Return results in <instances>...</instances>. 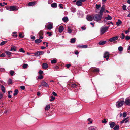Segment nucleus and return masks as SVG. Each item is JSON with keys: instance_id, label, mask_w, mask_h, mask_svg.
<instances>
[{"instance_id": "1", "label": "nucleus", "mask_w": 130, "mask_h": 130, "mask_svg": "<svg viewBox=\"0 0 130 130\" xmlns=\"http://www.w3.org/2000/svg\"><path fill=\"white\" fill-rule=\"evenodd\" d=\"M6 9L8 10L11 11H16L18 9V7L15 6H12L9 7H6Z\"/></svg>"}, {"instance_id": "2", "label": "nucleus", "mask_w": 130, "mask_h": 130, "mask_svg": "<svg viewBox=\"0 0 130 130\" xmlns=\"http://www.w3.org/2000/svg\"><path fill=\"white\" fill-rule=\"evenodd\" d=\"M124 103V101L119 100L116 102V105L117 107L119 108L122 106Z\"/></svg>"}, {"instance_id": "3", "label": "nucleus", "mask_w": 130, "mask_h": 130, "mask_svg": "<svg viewBox=\"0 0 130 130\" xmlns=\"http://www.w3.org/2000/svg\"><path fill=\"white\" fill-rule=\"evenodd\" d=\"M102 16L99 14H96L93 16V19L95 21H99L101 19Z\"/></svg>"}, {"instance_id": "4", "label": "nucleus", "mask_w": 130, "mask_h": 130, "mask_svg": "<svg viewBox=\"0 0 130 130\" xmlns=\"http://www.w3.org/2000/svg\"><path fill=\"white\" fill-rule=\"evenodd\" d=\"M109 26L104 27H102L100 29V32L101 34H103L107 31Z\"/></svg>"}, {"instance_id": "5", "label": "nucleus", "mask_w": 130, "mask_h": 130, "mask_svg": "<svg viewBox=\"0 0 130 130\" xmlns=\"http://www.w3.org/2000/svg\"><path fill=\"white\" fill-rule=\"evenodd\" d=\"M109 53L107 51L105 52L104 55V57L105 58L106 60H108L109 58Z\"/></svg>"}, {"instance_id": "6", "label": "nucleus", "mask_w": 130, "mask_h": 130, "mask_svg": "<svg viewBox=\"0 0 130 130\" xmlns=\"http://www.w3.org/2000/svg\"><path fill=\"white\" fill-rule=\"evenodd\" d=\"M118 38L119 37L118 36H116L110 38L109 41L110 42H114L116 40L118 39Z\"/></svg>"}, {"instance_id": "7", "label": "nucleus", "mask_w": 130, "mask_h": 130, "mask_svg": "<svg viewBox=\"0 0 130 130\" xmlns=\"http://www.w3.org/2000/svg\"><path fill=\"white\" fill-rule=\"evenodd\" d=\"M86 0H78L77 1L76 4L78 6H81L82 5V2L85 1Z\"/></svg>"}, {"instance_id": "8", "label": "nucleus", "mask_w": 130, "mask_h": 130, "mask_svg": "<svg viewBox=\"0 0 130 130\" xmlns=\"http://www.w3.org/2000/svg\"><path fill=\"white\" fill-rule=\"evenodd\" d=\"M93 16L87 15L86 17V19L89 21H91L93 20Z\"/></svg>"}, {"instance_id": "9", "label": "nucleus", "mask_w": 130, "mask_h": 130, "mask_svg": "<svg viewBox=\"0 0 130 130\" xmlns=\"http://www.w3.org/2000/svg\"><path fill=\"white\" fill-rule=\"evenodd\" d=\"M45 27H47V29H51L53 28V24L52 23H49Z\"/></svg>"}, {"instance_id": "10", "label": "nucleus", "mask_w": 130, "mask_h": 130, "mask_svg": "<svg viewBox=\"0 0 130 130\" xmlns=\"http://www.w3.org/2000/svg\"><path fill=\"white\" fill-rule=\"evenodd\" d=\"M124 103L127 105H130V99L128 98L125 99V101Z\"/></svg>"}, {"instance_id": "11", "label": "nucleus", "mask_w": 130, "mask_h": 130, "mask_svg": "<svg viewBox=\"0 0 130 130\" xmlns=\"http://www.w3.org/2000/svg\"><path fill=\"white\" fill-rule=\"evenodd\" d=\"M43 53V52L42 51H37L34 54L35 56H37L41 55Z\"/></svg>"}, {"instance_id": "12", "label": "nucleus", "mask_w": 130, "mask_h": 130, "mask_svg": "<svg viewBox=\"0 0 130 130\" xmlns=\"http://www.w3.org/2000/svg\"><path fill=\"white\" fill-rule=\"evenodd\" d=\"M42 67L44 69H46L48 67V65L46 63H44L42 64Z\"/></svg>"}, {"instance_id": "13", "label": "nucleus", "mask_w": 130, "mask_h": 130, "mask_svg": "<svg viewBox=\"0 0 130 130\" xmlns=\"http://www.w3.org/2000/svg\"><path fill=\"white\" fill-rule=\"evenodd\" d=\"M88 130H97V127L95 126H91L88 128Z\"/></svg>"}, {"instance_id": "14", "label": "nucleus", "mask_w": 130, "mask_h": 130, "mask_svg": "<svg viewBox=\"0 0 130 130\" xmlns=\"http://www.w3.org/2000/svg\"><path fill=\"white\" fill-rule=\"evenodd\" d=\"M42 86L44 87H49V86L48 84L45 81H42L41 83Z\"/></svg>"}, {"instance_id": "15", "label": "nucleus", "mask_w": 130, "mask_h": 130, "mask_svg": "<svg viewBox=\"0 0 130 130\" xmlns=\"http://www.w3.org/2000/svg\"><path fill=\"white\" fill-rule=\"evenodd\" d=\"M105 10V8L104 7V6H103L101 8V9L100 11V13L101 15H102V13L103 12H104Z\"/></svg>"}, {"instance_id": "16", "label": "nucleus", "mask_w": 130, "mask_h": 130, "mask_svg": "<svg viewBox=\"0 0 130 130\" xmlns=\"http://www.w3.org/2000/svg\"><path fill=\"white\" fill-rule=\"evenodd\" d=\"M64 29V28L63 26H61L59 27V32L60 33H61Z\"/></svg>"}, {"instance_id": "17", "label": "nucleus", "mask_w": 130, "mask_h": 130, "mask_svg": "<svg viewBox=\"0 0 130 130\" xmlns=\"http://www.w3.org/2000/svg\"><path fill=\"white\" fill-rule=\"evenodd\" d=\"M109 125H110L111 128H113V127L115 126V124L114 122H112L111 123H109Z\"/></svg>"}, {"instance_id": "18", "label": "nucleus", "mask_w": 130, "mask_h": 130, "mask_svg": "<svg viewBox=\"0 0 130 130\" xmlns=\"http://www.w3.org/2000/svg\"><path fill=\"white\" fill-rule=\"evenodd\" d=\"M10 51H17V47L15 46H13L12 47H11Z\"/></svg>"}, {"instance_id": "19", "label": "nucleus", "mask_w": 130, "mask_h": 130, "mask_svg": "<svg viewBox=\"0 0 130 130\" xmlns=\"http://www.w3.org/2000/svg\"><path fill=\"white\" fill-rule=\"evenodd\" d=\"M128 121V120H127V118H125L124 119L122 120L121 122V123L122 124L123 123H126Z\"/></svg>"}, {"instance_id": "20", "label": "nucleus", "mask_w": 130, "mask_h": 130, "mask_svg": "<svg viewBox=\"0 0 130 130\" xmlns=\"http://www.w3.org/2000/svg\"><path fill=\"white\" fill-rule=\"evenodd\" d=\"M87 121H89V122L88 123V124H91L92 123L93 120L92 119L90 118L88 119Z\"/></svg>"}, {"instance_id": "21", "label": "nucleus", "mask_w": 130, "mask_h": 130, "mask_svg": "<svg viewBox=\"0 0 130 130\" xmlns=\"http://www.w3.org/2000/svg\"><path fill=\"white\" fill-rule=\"evenodd\" d=\"M106 42V41H100L99 42V44L100 45H103Z\"/></svg>"}, {"instance_id": "22", "label": "nucleus", "mask_w": 130, "mask_h": 130, "mask_svg": "<svg viewBox=\"0 0 130 130\" xmlns=\"http://www.w3.org/2000/svg\"><path fill=\"white\" fill-rule=\"evenodd\" d=\"M1 90L3 92V93H5V87H4V86L2 85L1 86Z\"/></svg>"}, {"instance_id": "23", "label": "nucleus", "mask_w": 130, "mask_h": 130, "mask_svg": "<svg viewBox=\"0 0 130 130\" xmlns=\"http://www.w3.org/2000/svg\"><path fill=\"white\" fill-rule=\"evenodd\" d=\"M51 6L52 7L56 8L57 7V5L56 3H54L52 4Z\"/></svg>"}, {"instance_id": "24", "label": "nucleus", "mask_w": 130, "mask_h": 130, "mask_svg": "<svg viewBox=\"0 0 130 130\" xmlns=\"http://www.w3.org/2000/svg\"><path fill=\"white\" fill-rule=\"evenodd\" d=\"M122 23V22L119 19L118 20V21L116 23V24L118 26L120 25Z\"/></svg>"}, {"instance_id": "25", "label": "nucleus", "mask_w": 130, "mask_h": 130, "mask_svg": "<svg viewBox=\"0 0 130 130\" xmlns=\"http://www.w3.org/2000/svg\"><path fill=\"white\" fill-rule=\"evenodd\" d=\"M42 41V40L40 39H37L35 40V42L36 43H39Z\"/></svg>"}, {"instance_id": "26", "label": "nucleus", "mask_w": 130, "mask_h": 130, "mask_svg": "<svg viewBox=\"0 0 130 130\" xmlns=\"http://www.w3.org/2000/svg\"><path fill=\"white\" fill-rule=\"evenodd\" d=\"M105 18L107 20H111L112 18L111 16L109 15H108L107 17H105Z\"/></svg>"}, {"instance_id": "27", "label": "nucleus", "mask_w": 130, "mask_h": 130, "mask_svg": "<svg viewBox=\"0 0 130 130\" xmlns=\"http://www.w3.org/2000/svg\"><path fill=\"white\" fill-rule=\"evenodd\" d=\"M7 42V41H3L0 43V46H2L4 45Z\"/></svg>"}, {"instance_id": "28", "label": "nucleus", "mask_w": 130, "mask_h": 130, "mask_svg": "<svg viewBox=\"0 0 130 130\" xmlns=\"http://www.w3.org/2000/svg\"><path fill=\"white\" fill-rule=\"evenodd\" d=\"M71 11L73 12H75L76 11V9L75 8L72 7L71 8Z\"/></svg>"}, {"instance_id": "29", "label": "nucleus", "mask_w": 130, "mask_h": 130, "mask_svg": "<svg viewBox=\"0 0 130 130\" xmlns=\"http://www.w3.org/2000/svg\"><path fill=\"white\" fill-rule=\"evenodd\" d=\"M50 108V105H47L45 107V110H48Z\"/></svg>"}, {"instance_id": "30", "label": "nucleus", "mask_w": 130, "mask_h": 130, "mask_svg": "<svg viewBox=\"0 0 130 130\" xmlns=\"http://www.w3.org/2000/svg\"><path fill=\"white\" fill-rule=\"evenodd\" d=\"M92 71L93 72H98L99 71V69L97 68H93L92 69Z\"/></svg>"}, {"instance_id": "31", "label": "nucleus", "mask_w": 130, "mask_h": 130, "mask_svg": "<svg viewBox=\"0 0 130 130\" xmlns=\"http://www.w3.org/2000/svg\"><path fill=\"white\" fill-rule=\"evenodd\" d=\"M119 127V126L118 125H117L115 126L113 128L114 130H118Z\"/></svg>"}, {"instance_id": "32", "label": "nucleus", "mask_w": 130, "mask_h": 130, "mask_svg": "<svg viewBox=\"0 0 130 130\" xmlns=\"http://www.w3.org/2000/svg\"><path fill=\"white\" fill-rule=\"evenodd\" d=\"M35 3L33 2H30L28 4V5L29 6H33L35 5Z\"/></svg>"}, {"instance_id": "33", "label": "nucleus", "mask_w": 130, "mask_h": 130, "mask_svg": "<svg viewBox=\"0 0 130 130\" xmlns=\"http://www.w3.org/2000/svg\"><path fill=\"white\" fill-rule=\"evenodd\" d=\"M62 20L64 22H67L68 20V18L67 17H65L62 18Z\"/></svg>"}, {"instance_id": "34", "label": "nucleus", "mask_w": 130, "mask_h": 130, "mask_svg": "<svg viewBox=\"0 0 130 130\" xmlns=\"http://www.w3.org/2000/svg\"><path fill=\"white\" fill-rule=\"evenodd\" d=\"M51 99L50 100V101H53L55 99V97L53 96H51Z\"/></svg>"}, {"instance_id": "35", "label": "nucleus", "mask_w": 130, "mask_h": 130, "mask_svg": "<svg viewBox=\"0 0 130 130\" xmlns=\"http://www.w3.org/2000/svg\"><path fill=\"white\" fill-rule=\"evenodd\" d=\"M5 53L8 56L11 55L12 53L10 51H5Z\"/></svg>"}, {"instance_id": "36", "label": "nucleus", "mask_w": 130, "mask_h": 130, "mask_svg": "<svg viewBox=\"0 0 130 130\" xmlns=\"http://www.w3.org/2000/svg\"><path fill=\"white\" fill-rule=\"evenodd\" d=\"M18 92V91L17 89H16L14 91V92L13 94V95L15 96L17 95Z\"/></svg>"}, {"instance_id": "37", "label": "nucleus", "mask_w": 130, "mask_h": 130, "mask_svg": "<svg viewBox=\"0 0 130 130\" xmlns=\"http://www.w3.org/2000/svg\"><path fill=\"white\" fill-rule=\"evenodd\" d=\"M75 41V39L73 38L71 39L70 42L71 43H74Z\"/></svg>"}, {"instance_id": "38", "label": "nucleus", "mask_w": 130, "mask_h": 130, "mask_svg": "<svg viewBox=\"0 0 130 130\" xmlns=\"http://www.w3.org/2000/svg\"><path fill=\"white\" fill-rule=\"evenodd\" d=\"M12 81L11 79H9L8 81V84L9 85L11 84L12 83Z\"/></svg>"}, {"instance_id": "39", "label": "nucleus", "mask_w": 130, "mask_h": 130, "mask_svg": "<svg viewBox=\"0 0 130 130\" xmlns=\"http://www.w3.org/2000/svg\"><path fill=\"white\" fill-rule=\"evenodd\" d=\"M28 65L27 64H25L23 66V68L24 69H25L28 66Z\"/></svg>"}, {"instance_id": "40", "label": "nucleus", "mask_w": 130, "mask_h": 130, "mask_svg": "<svg viewBox=\"0 0 130 130\" xmlns=\"http://www.w3.org/2000/svg\"><path fill=\"white\" fill-rule=\"evenodd\" d=\"M107 122L106 119L105 118L102 121V122L103 123L105 124L107 123Z\"/></svg>"}, {"instance_id": "41", "label": "nucleus", "mask_w": 130, "mask_h": 130, "mask_svg": "<svg viewBox=\"0 0 130 130\" xmlns=\"http://www.w3.org/2000/svg\"><path fill=\"white\" fill-rule=\"evenodd\" d=\"M19 36L21 38H23L24 37V35H23V34L21 33H20L19 34Z\"/></svg>"}, {"instance_id": "42", "label": "nucleus", "mask_w": 130, "mask_h": 130, "mask_svg": "<svg viewBox=\"0 0 130 130\" xmlns=\"http://www.w3.org/2000/svg\"><path fill=\"white\" fill-rule=\"evenodd\" d=\"M68 32L69 33H71L72 31V30L69 27H68Z\"/></svg>"}, {"instance_id": "43", "label": "nucleus", "mask_w": 130, "mask_h": 130, "mask_svg": "<svg viewBox=\"0 0 130 130\" xmlns=\"http://www.w3.org/2000/svg\"><path fill=\"white\" fill-rule=\"evenodd\" d=\"M71 86L73 88H75L76 87L77 85L75 84H71Z\"/></svg>"}, {"instance_id": "44", "label": "nucleus", "mask_w": 130, "mask_h": 130, "mask_svg": "<svg viewBox=\"0 0 130 130\" xmlns=\"http://www.w3.org/2000/svg\"><path fill=\"white\" fill-rule=\"evenodd\" d=\"M118 50L119 51H122L123 50V48L121 46H120L118 48Z\"/></svg>"}, {"instance_id": "45", "label": "nucleus", "mask_w": 130, "mask_h": 130, "mask_svg": "<svg viewBox=\"0 0 130 130\" xmlns=\"http://www.w3.org/2000/svg\"><path fill=\"white\" fill-rule=\"evenodd\" d=\"M19 51L21 52L25 53V51L22 48H20L19 49Z\"/></svg>"}, {"instance_id": "46", "label": "nucleus", "mask_w": 130, "mask_h": 130, "mask_svg": "<svg viewBox=\"0 0 130 130\" xmlns=\"http://www.w3.org/2000/svg\"><path fill=\"white\" fill-rule=\"evenodd\" d=\"M16 32H14L13 33V34H12V36L15 37H16L17 36V35L16 34Z\"/></svg>"}, {"instance_id": "47", "label": "nucleus", "mask_w": 130, "mask_h": 130, "mask_svg": "<svg viewBox=\"0 0 130 130\" xmlns=\"http://www.w3.org/2000/svg\"><path fill=\"white\" fill-rule=\"evenodd\" d=\"M51 62L52 63H55L57 61L55 60H51Z\"/></svg>"}, {"instance_id": "48", "label": "nucleus", "mask_w": 130, "mask_h": 130, "mask_svg": "<svg viewBox=\"0 0 130 130\" xmlns=\"http://www.w3.org/2000/svg\"><path fill=\"white\" fill-rule=\"evenodd\" d=\"M96 8L97 9H98L101 7V5L96 4Z\"/></svg>"}, {"instance_id": "49", "label": "nucleus", "mask_w": 130, "mask_h": 130, "mask_svg": "<svg viewBox=\"0 0 130 130\" xmlns=\"http://www.w3.org/2000/svg\"><path fill=\"white\" fill-rule=\"evenodd\" d=\"M14 72L12 70L11 71H10V73L11 75L12 76H13V75Z\"/></svg>"}, {"instance_id": "50", "label": "nucleus", "mask_w": 130, "mask_h": 130, "mask_svg": "<svg viewBox=\"0 0 130 130\" xmlns=\"http://www.w3.org/2000/svg\"><path fill=\"white\" fill-rule=\"evenodd\" d=\"M125 39L126 40H128L130 39V36H126L125 37Z\"/></svg>"}, {"instance_id": "51", "label": "nucleus", "mask_w": 130, "mask_h": 130, "mask_svg": "<svg viewBox=\"0 0 130 130\" xmlns=\"http://www.w3.org/2000/svg\"><path fill=\"white\" fill-rule=\"evenodd\" d=\"M122 8L124 10H126V6L125 5H123L122 6Z\"/></svg>"}, {"instance_id": "52", "label": "nucleus", "mask_w": 130, "mask_h": 130, "mask_svg": "<svg viewBox=\"0 0 130 130\" xmlns=\"http://www.w3.org/2000/svg\"><path fill=\"white\" fill-rule=\"evenodd\" d=\"M82 48H86L87 47V45H84L82 46H80Z\"/></svg>"}, {"instance_id": "53", "label": "nucleus", "mask_w": 130, "mask_h": 130, "mask_svg": "<svg viewBox=\"0 0 130 130\" xmlns=\"http://www.w3.org/2000/svg\"><path fill=\"white\" fill-rule=\"evenodd\" d=\"M5 56V55L4 53H2L0 55V57H4Z\"/></svg>"}, {"instance_id": "54", "label": "nucleus", "mask_w": 130, "mask_h": 130, "mask_svg": "<svg viewBox=\"0 0 130 130\" xmlns=\"http://www.w3.org/2000/svg\"><path fill=\"white\" fill-rule=\"evenodd\" d=\"M20 88L21 89L23 90H24L25 89V86H20Z\"/></svg>"}, {"instance_id": "55", "label": "nucleus", "mask_w": 130, "mask_h": 130, "mask_svg": "<svg viewBox=\"0 0 130 130\" xmlns=\"http://www.w3.org/2000/svg\"><path fill=\"white\" fill-rule=\"evenodd\" d=\"M127 115L126 113V112H124L123 114V117H125Z\"/></svg>"}, {"instance_id": "56", "label": "nucleus", "mask_w": 130, "mask_h": 130, "mask_svg": "<svg viewBox=\"0 0 130 130\" xmlns=\"http://www.w3.org/2000/svg\"><path fill=\"white\" fill-rule=\"evenodd\" d=\"M43 78V77L42 75H40L38 77V79H41Z\"/></svg>"}, {"instance_id": "57", "label": "nucleus", "mask_w": 130, "mask_h": 130, "mask_svg": "<svg viewBox=\"0 0 130 130\" xmlns=\"http://www.w3.org/2000/svg\"><path fill=\"white\" fill-rule=\"evenodd\" d=\"M122 37H121V39H123L124 38L125 36L123 33H122Z\"/></svg>"}, {"instance_id": "58", "label": "nucleus", "mask_w": 130, "mask_h": 130, "mask_svg": "<svg viewBox=\"0 0 130 130\" xmlns=\"http://www.w3.org/2000/svg\"><path fill=\"white\" fill-rule=\"evenodd\" d=\"M59 7L61 8H63V5L62 4H60L59 5Z\"/></svg>"}, {"instance_id": "59", "label": "nucleus", "mask_w": 130, "mask_h": 130, "mask_svg": "<svg viewBox=\"0 0 130 130\" xmlns=\"http://www.w3.org/2000/svg\"><path fill=\"white\" fill-rule=\"evenodd\" d=\"M39 35H43V32L42 31H40L39 33Z\"/></svg>"}, {"instance_id": "60", "label": "nucleus", "mask_w": 130, "mask_h": 130, "mask_svg": "<svg viewBox=\"0 0 130 130\" xmlns=\"http://www.w3.org/2000/svg\"><path fill=\"white\" fill-rule=\"evenodd\" d=\"M52 94H53L55 96H57V93H56L55 92H53V93H52Z\"/></svg>"}, {"instance_id": "61", "label": "nucleus", "mask_w": 130, "mask_h": 130, "mask_svg": "<svg viewBox=\"0 0 130 130\" xmlns=\"http://www.w3.org/2000/svg\"><path fill=\"white\" fill-rule=\"evenodd\" d=\"M71 66V64H67L66 65V67L68 68H69Z\"/></svg>"}, {"instance_id": "62", "label": "nucleus", "mask_w": 130, "mask_h": 130, "mask_svg": "<svg viewBox=\"0 0 130 130\" xmlns=\"http://www.w3.org/2000/svg\"><path fill=\"white\" fill-rule=\"evenodd\" d=\"M43 73V71L42 70H40L39 72V74H42Z\"/></svg>"}, {"instance_id": "63", "label": "nucleus", "mask_w": 130, "mask_h": 130, "mask_svg": "<svg viewBox=\"0 0 130 130\" xmlns=\"http://www.w3.org/2000/svg\"><path fill=\"white\" fill-rule=\"evenodd\" d=\"M0 71L1 72H4L5 71V69L4 68H0Z\"/></svg>"}, {"instance_id": "64", "label": "nucleus", "mask_w": 130, "mask_h": 130, "mask_svg": "<svg viewBox=\"0 0 130 130\" xmlns=\"http://www.w3.org/2000/svg\"><path fill=\"white\" fill-rule=\"evenodd\" d=\"M46 34H48L49 36H51L52 35L51 33L49 32H47Z\"/></svg>"}]
</instances>
